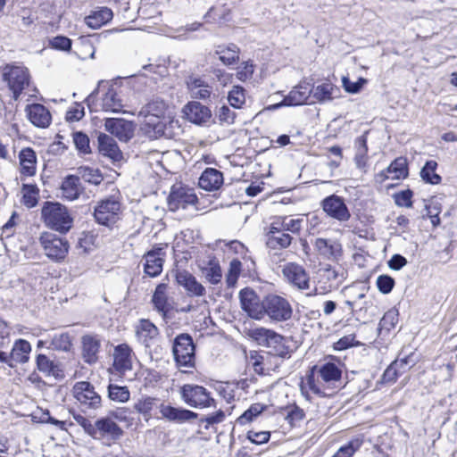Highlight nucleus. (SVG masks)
<instances>
[{"label":"nucleus","mask_w":457,"mask_h":457,"mask_svg":"<svg viewBox=\"0 0 457 457\" xmlns=\"http://www.w3.org/2000/svg\"><path fill=\"white\" fill-rule=\"evenodd\" d=\"M41 216L46 227L62 234H66L73 226V218L68 208L57 202H46Z\"/></svg>","instance_id":"nucleus-1"},{"label":"nucleus","mask_w":457,"mask_h":457,"mask_svg":"<svg viewBox=\"0 0 457 457\" xmlns=\"http://www.w3.org/2000/svg\"><path fill=\"white\" fill-rule=\"evenodd\" d=\"M179 395L183 402L190 407L197 409L216 407L215 399L203 386L185 384L180 387Z\"/></svg>","instance_id":"nucleus-2"},{"label":"nucleus","mask_w":457,"mask_h":457,"mask_svg":"<svg viewBox=\"0 0 457 457\" xmlns=\"http://www.w3.org/2000/svg\"><path fill=\"white\" fill-rule=\"evenodd\" d=\"M195 344L190 335L182 333L175 337L172 353L179 368L189 369L195 366Z\"/></svg>","instance_id":"nucleus-3"},{"label":"nucleus","mask_w":457,"mask_h":457,"mask_svg":"<svg viewBox=\"0 0 457 457\" xmlns=\"http://www.w3.org/2000/svg\"><path fill=\"white\" fill-rule=\"evenodd\" d=\"M3 79L12 93V98L18 100L21 93L30 85V74L23 66H6L3 71Z\"/></svg>","instance_id":"nucleus-4"},{"label":"nucleus","mask_w":457,"mask_h":457,"mask_svg":"<svg viewBox=\"0 0 457 457\" xmlns=\"http://www.w3.org/2000/svg\"><path fill=\"white\" fill-rule=\"evenodd\" d=\"M265 315L274 321H287L292 318L293 309L286 298L269 295L264 297L263 317Z\"/></svg>","instance_id":"nucleus-5"},{"label":"nucleus","mask_w":457,"mask_h":457,"mask_svg":"<svg viewBox=\"0 0 457 457\" xmlns=\"http://www.w3.org/2000/svg\"><path fill=\"white\" fill-rule=\"evenodd\" d=\"M198 197L194 188L188 187L181 183L171 187L167 199L169 210L176 212L179 209H187L197 204Z\"/></svg>","instance_id":"nucleus-6"},{"label":"nucleus","mask_w":457,"mask_h":457,"mask_svg":"<svg viewBox=\"0 0 457 457\" xmlns=\"http://www.w3.org/2000/svg\"><path fill=\"white\" fill-rule=\"evenodd\" d=\"M120 215V203L113 196L101 200L96 205L94 217L96 221L103 226L112 227Z\"/></svg>","instance_id":"nucleus-7"},{"label":"nucleus","mask_w":457,"mask_h":457,"mask_svg":"<svg viewBox=\"0 0 457 457\" xmlns=\"http://www.w3.org/2000/svg\"><path fill=\"white\" fill-rule=\"evenodd\" d=\"M72 394L84 411L96 410L102 406L100 395L96 392L94 386L88 381L76 382L72 387Z\"/></svg>","instance_id":"nucleus-8"},{"label":"nucleus","mask_w":457,"mask_h":457,"mask_svg":"<svg viewBox=\"0 0 457 457\" xmlns=\"http://www.w3.org/2000/svg\"><path fill=\"white\" fill-rule=\"evenodd\" d=\"M45 254L51 260L60 262L69 252V243L52 232H43L39 237Z\"/></svg>","instance_id":"nucleus-9"},{"label":"nucleus","mask_w":457,"mask_h":457,"mask_svg":"<svg viewBox=\"0 0 457 457\" xmlns=\"http://www.w3.org/2000/svg\"><path fill=\"white\" fill-rule=\"evenodd\" d=\"M89 436L95 439L116 441L123 435V430L111 418L105 417L96 420L94 426H89Z\"/></svg>","instance_id":"nucleus-10"},{"label":"nucleus","mask_w":457,"mask_h":457,"mask_svg":"<svg viewBox=\"0 0 457 457\" xmlns=\"http://www.w3.org/2000/svg\"><path fill=\"white\" fill-rule=\"evenodd\" d=\"M238 296L242 310L250 318L257 320L263 318L264 299L261 300L253 289L245 287L239 291Z\"/></svg>","instance_id":"nucleus-11"},{"label":"nucleus","mask_w":457,"mask_h":457,"mask_svg":"<svg viewBox=\"0 0 457 457\" xmlns=\"http://www.w3.org/2000/svg\"><path fill=\"white\" fill-rule=\"evenodd\" d=\"M320 206L326 215L339 222L348 221L351 218L350 211L342 196L330 195L325 197Z\"/></svg>","instance_id":"nucleus-12"},{"label":"nucleus","mask_w":457,"mask_h":457,"mask_svg":"<svg viewBox=\"0 0 457 457\" xmlns=\"http://www.w3.org/2000/svg\"><path fill=\"white\" fill-rule=\"evenodd\" d=\"M282 275L286 281L299 290L310 287V276L306 270L295 262H288L282 269Z\"/></svg>","instance_id":"nucleus-13"},{"label":"nucleus","mask_w":457,"mask_h":457,"mask_svg":"<svg viewBox=\"0 0 457 457\" xmlns=\"http://www.w3.org/2000/svg\"><path fill=\"white\" fill-rule=\"evenodd\" d=\"M104 129L122 142H128L134 135L133 123L120 118L105 119Z\"/></svg>","instance_id":"nucleus-14"},{"label":"nucleus","mask_w":457,"mask_h":457,"mask_svg":"<svg viewBox=\"0 0 457 457\" xmlns=\"http://www.w3.org/2000/svg\"><path fill=\"white\" fill-rule=\"evenodd\" d=\"M312 96V87L309 83H300L295 87L287 96L284 97L282 102L274 104L273 109L281 106H297L307 104L308 99Z\"/></svg>","instance_id":"nucleus-15"},{"label":"nucleus","mask_w":457,"mask_h":457,"mask_svg":"<svg viewBox=\"0 0 457 457\" xmlns=\"http://www.w3.org/2000/svg\"><path fill=\"white\" fill-rule=\"evenodd\" d=\"M165 251L162 247H154L145 255V261L144 264V271L149 277L154 278L159 276L163 268Z\"/></svg>","instance_id":"nucleus-16"},{"label":"nucleus","mask_w":457,"mask_h":457,"mask_svg":"<svg viewBox=\"0 0 457 457\" xmlns=\"http://www.w3.org/2000/svg\"><path fill=\"white\" fill-rule=\"evenodd\" d=\"M248 336L259 345L264 347H277L282 344L284 339L274 330L262 327L249 329Z\"/></svg>","instance_id":"nucleus-17"},{"label":"nucleus","mask_w":457,"mask_h":457,"mask_svg":"<svg viewBox=\"0 0 457 457\" xmlns=\"http://www.w3.org/2000/svg\"><path fill=\"white\" fill-rule=\"evenodd\" d=\"M313 246L318 253L327 260H338L342 254L341 244L333 238L318 237L314 240Z\"/></svg>","instance_id":"nucleus-18"},{"label":"nucleus","mask_w":457,"mask_h":457,"mask_svg":"<svg viewBox=\"0 0 457 457\" xmlns=\"http://www.w3.org/2000/svg\"><path fill=\"white\" fill-rule=\"evenodd\" d=\"M25 112L29 120L37 128H48L52 122L49 110L41 104H28Z\"/></svg>","instance_id":"nucleus-19"},{"label":"nucleus","mask_w":457,"mask_h":457,"mask_svg":"<svg viewBox=\"0 0 457 457\" xmlns=\"http://www.w3.org/2000/svg\"><path fill=\"white\" fill-rule=\"evenodd\" d=\"M409 175L408 162L405 157H398L395 159L390 165L384 170L380 171L377 177L380 182L386 179H403Z\"/></svg>","instance_id":"nucleus-20"},{"label":"nucleus","mask_w":457,"mask_h":457,"mask_svg":"<svg viewBox=\"0 0 457 457\" xmlns=\"http://www.w3.org/2000/svg\"><path fill=\"white\" fill-rule=\"evenodd\" d=\"M187 87L192 98L207 101L212 96V87L202 77H188Z\"/></svg>","instance_id":"nucleus-21"},{"label":"nucleus","mask_w":457,"mask_h":457,"mask_svg":"<svg viewBox=\"0 0 457 457\" xmlns=\"http://www.w3.org/2000/svg\"><path fill=\"white\" fill-rule=\"evenodd\" d=\"M97 141L99 153L108 157L113 163L119 162L123 159L122 152L111 136L100 133Z\"/></svg>","instance_id":"nucleus-22"},{"label":"nucleus","mask_w":457,"mask_h":457,"mask_svg":"<svg viewBox=\"0 0 457 457\" xmlns=\"http://www.w3.org/2000/svg\"><path fill=\"white\" fill-rule=\"evenodd\" d=\"M162 416L169 421L184 423L198 417L196 412L184 408H177L162 403L159 407Z\"/></svg>","instance_id":"nucleus-23"},{"label":"nucleus","mask_w":457,"mask_h":457,"mask_svg":"<svg viewBox=\"0 0 457 457\" xmlns=\"http://www.w3.org/2000/svg\"><path fill=\"white\" fill-rule=\"evenodd\" d=\"M37 369L46 377L56 379L64 378L63 369L60 362L50 360L46 354L39 353L36 358Z\"/></svg>","instance_id":"nucleus-24"},{"label":"nucleus","mask_w":457,"mask_h":457,"mask_svg":"<svg viewBox=\"0 0 457 457\" xmlns=\"http://www.w3.org/2000/svg\"><path fill=\"white\" fill-rule=\"evenodd\" d=\"M113 367L118 371H127L132 369V349L127 344L114 347Z\"/></svg>","instance_id":"nucleus-25"},{"label":"nucleus","mask_w":457,"mask_h":457,"mask_svg":"<svg viewBox=\"0 0 457 457\" xmlns=\"http://www.w3.org/2000/svg\"><path fill=\"white\" fill-rule=\"evenodd\" d=\"M214 55H217L225 66L235 65L239 61L240 48L234 43L218 45L215 46Z\"/></svg>","instance_id":"nucleus-26"},{"label":"nucleus","mask_w":457,"mask_h":457,"mask_svg":"<svg viewBox=\"0 0 457 457\" xmlns=\"http://www.w3.org/2000/svg\"><path fill=\"white\" fill-rule=\"evenodd\" d=\"M176 279L179 285L182 286L189 295L193 296H203L205 295L204 287L188 271H179Z\"/></svg>","instance_id":"nucleus-27"},{"label":"nucleus","mask_w":457,"mask_h":457,"mask_svg":"<svg viewBox=\"0 0 457 457\" xmlns=\"http://www.w3.org/2000/svg\"><path fill=\"white\" fill-rule=\"evenodd\" d=\"M185 114L193 123L202 124L211 118L210 109L199 102H190L185 106Z\"/></svg>","instance_id":"nucleus-28"},{"label":"nucleus","mask_w":457,"mask_h":457,"mask_svg":"<svg viewBox=\"0 0 457 457\" xmlns=\"http://www.w3.org/2000/svg\"><path fill=\"white\" fill-rule=\"evenodd\" d=\"M82 356L85 362L88 364L95 363L97 359V353L101 346L100 339L96 336L86 335L82 337Z\"/></svg>","instance_id":"nucleus-29"},{"label":"nucleus","mask_w":457,"mask_h":457,"mask_svg":"<svg viewBox=\"0 0 457 457\" xmlns=\"http://www.w3.org/2000/svg\"><path fill=\"white\" fill-rule=\"evenodd\" d=\"M198 184L206 191L217 190L223 184V175L214 168H207L199 178Z\"/></svg>","instance_id":"nucleus-30"},{"label":"nucleus","mask_w":457,"mask_h":457,"mask_svg":"<svg viewBox=\"0 0 457 457\" xmlns=\"http://www.w3.org/2000/svg\"><path fill=\"white\" fill-rule=\"evenodd\" d=\"M21 174L31 177L36 173L37 156L35 151L30 147L23 148L19 154Z\"/></svg>","instance_id":"nucleus-31"},{"label":"nucleus","mask_w":457,"mask_h":457,"mask_svg":"<svg viewBox=\"0 0 457 457\" xmlns=\"http://www.w3.org/2000/svg\"><path fill=\"white\" fill-rule=\"evenodd\" d=\"M167 284L160 283L156 287L153 295L152 302L154 309L165 318L168 312L171 310V306L169 303L168 296L166 294Z\"/></svg>","instance_id":"nucleus-32"},{"label":"nucleus","mask_w":457,"mask_h":457,"mask_svg":"<svg viewBox=\"0 0 457 457\" xmlns=\"http://www.w3.org/2000/svg\"><path fill=\"white\" fill-rule=\"evenodd\" d=\"M340 89L331 82H323L312 87V96L319 103L331 101L335 95L338 94Z\"/></svg>","instance_id":"nucleus-33"},{"label":"nucleus","mask_w":457,"mask_h":457,"mask_svg":"<svg viewBox=\"0 0 457 457\" xmlns=\"http://www.w3.org/2000/svg\"><path fill=\"white\" fill-rule=\"evenodd\" d=\"M31 352L30 344L25 339H18L14 342L12 349L9 353L11 363H26L29 359Z\"/></svg>","instance_id":"nucleus-34"},{"label":"nucleus","mask_w":457,"mask_h":457,"mask_svg":"<svg viewBox=\"0 0 457 457\" xmlns=\"http://www.w3.org/2000/svg\"><path fill=\"white\" fill-rule=\"evenodd\" d=\"M293 237L286 231H272L267 234L266 245L269 249L281 250L287 248L292 243Z\"/></svg>","instance_id":"nucleus-35"},{"label":"nucleus","mask_w":457,"mask_h":457,"mask_svg":"<svg viewBox=\"0 0 457 457\" xmlns=\"http://www.w3.org/2000/svg\"><path fill=\"white\" fill-rule=\"evenodd\" d=\"M62 196L67 200L73 201L80 195L79 179L77 175H68L61 186Z\"/></svg>","instance_id":"nucleus-36"},{"label":"nucleus","mask_w":457,"mask_h":457,"mask_svg":"<svg viewBox=\"0 0 457 457\" xmlns=\"http://www.w3.org/2000/svg\"><path fill=\"white\" fill-rule=\"evenodd\" d=\"M112 11L108 7H102L93 12L86 18L87 25L94 29L101 28L112 19Z\"/></svg>","instance_id":"nucleus-37"},{"label":"nucleus","mask_w":457,"mask_h":457,"mask_svg":"<svg viewBox=\"0 0 457 457\" xmlns=\"http://www.w3.org/2000/svg\"><path fill=\"white\" fill-rule=\"evenodd\" d=\"M102 106L105 112H120L123 104L121 99L118 96L116 90L110 87L102 98Z\"/></svg>","instance_id":"nucleus-38"},{"label":"nucleus","mask_w":457,"mask_h":457,"mask_svg":"<svg viewBox=\"0 0 457 457\" xmlns=\"http://www.w3.org/2000/svg\"><path fill=\"white\" fill-rule=\"evenodd\" d=\"M137 336L145 344L159 335L158 328L149 320L142 319L137 326Z\"/></svg>","instance_id":"nucleus-39"},{"label":"nucleus","mask_w":457,"mask_h":457,"mask_svg":"<svg viewBox=\"0 0 457 457\" xmlns=\"http://www.w3.org/2000/svg\"><path fill=\"white\" fill-rule=\"evenodd\" d=\"M437 162L434 160L427 161L420 170L421 179L431 185H437L441 182V177L436 172Z\"/></svg>","instance_id":"nucleus-40"},{"label":"nucleus","mask_w":457,"mask_h":457,"mask_svg":"<svg viewBox=\"0 0 457 457\" xmlns=\"http://www.w3.org/2000/svg\"><path fill=\"white\" fill-rule=\"evenodd\" d=\"M319 373L321 378L327 383L339 381L342 376V370L333 362L324 363L320 368Z\"/></svg>","instance_id":"nucleus-41"},{"label":"nucleus","mask_w":457,"mask_h":457,"mask_svg":"<svg viewBox=\"0 0 457 457\" xmlns=\"http://www.w3.org/2000/svg\"><path fill=\"white\" fill-rule=\"evenodd\" d=\"M77 176L86 182L99 185L103 181V175L98 169L89 166H80L77 169Z\"/></svg>","instance_id":"nucleus-42"},{"label":"nucleus","mask_w":457,"mask_h":457,"mask_svg":"<svg viewBox=\"0 0 457 457\" xmlns=\"http://www.w3.org/2000/svg\"><path fill=\"white\" fill-rule=\"evenodd\" d=\"M203 272L205 278L212 285H216L221 280V268L219 262L216 260L209 261L208 266L204 268Z\"/></svg>","instance_id":"nucleus-43"},{"label":"nucleus","mask_w":457,"mask_h":457,"mask_svg":"<svg viewBox=\"0 0 457 457\" xmlns=\"http://www.w3.org/2000/svg\"><path fill=\"white\" fill-rule=\"evenodd\" d=\"M399 312L395 308H392L388 310L381 318L378 323V330H385L386 332H389L392 328L395 327L398 322Z\"/></svg>","instance_id":"nucleus-44"},{"label":"nucleus","mask_w":457,"mask_h":457,"mask_svg":"<svg viewBox=\"0 0 457 457\" xmlns=\"http://www.w3.org/2000/svg\"><path fill=\"white\" fill-rule=\"evenodd\" d=\"M228 101L236 109H240L245 103V89L241 86H234L228 92Z\"/></svg>","instance_id":"nucleus-45"},{"label":"nucleus","mask_w":457,"mask_h":457,"mask_svg":"<svg viewBox=\"0 0 457 457\" xmlns=\"http://www.w3.org/2000/svg\"><path fill=\"white\" fill-rule=\"evenodd\" d=\"M108 396L112 401L125 403L129 399L130 393L127 386L110 384L108 386Z\"/></svg>","instance_id":"nucleus-46"},{"label":"nucleus","mask_w":457,"mask_h":457,"mask_svg":"<svg viewBox=\"0 0 457 457\" xmlns=\"http://www.w3.org/2000/svg\"><path fill=\"white\" fill-rule=\"evenodd\" d=\"M242 270V262L238 259H233L229 262V268L226 275L228 287H233L237 282Z\"/></svg>","instance_id":"nucleus-47"},{"label":"nucleus","mask_w":457,"mask_h":457,"mask_svg":"<svg viewBox=\"0 0 457 457\" xmlns=\"http://www.w3.org/2000/svg\"><path fill=\"white\" fill-rule=\"evenodd\" d=\"M265 409L266 406L262 403H253L241 416L237 418V422L240 425H245L246 423L251 422L255 417L260 415Z\"/></svg>","instance_id":"nucleus-48"},{"label":"nucleus","mask_w":457,"mask_h":457,"mask_svg":"<svg viewBox=\"0 0 457 457\" xmlns=\"http://www.w3.org/2000/svg\"><path fill=\"white\" fill-rule=\"evenodd\" d=\"M23 203L26 206L31 208L37 204L38 188L36 185L23 184Z\"/></svg>","instance_id":"nucleus-49"},{"label":"nucleus","mask_w":457,"mask_h":457,"mask_svg":"<svg viewBox=\"0 0 457 457\" xmlns=\"http://www.w3.org/2000/svg\"><path fill=\"white\" fill-rule=\"evenodd\" d=\"M142 112L145 117H154L159 120L164 114L165 104L163 101H152L144 107Z\"/></svg>","instance_id":"nucleus-50"},{"label":"nucleus","mask_w":457,"mask_h":457,"mask_svg":"<svg viewBox=\"0 0 457 457\" xmlns=\"http://www.w3.org/2000/svg\"><path fill=\"white\" fill-rule=\"evenodd\" d=\"M72 344L68 333L55 335L52 340L50 348L56 351L68 352L71 350Z\"/></svg>","instance_id":"nucleus-51"},{"label":"nucleus","mask_w":457,"mask_h":457,"mask_svg":"<svg viewBox=\"0 0 457 457\" xmlns=\"http://www.w3.org/2000/svg\"><path fill=\"white\" fill-rule=\"evenodd\" d=\"M361 445V439H353L345 445L341 446L332 457H353L354 453L360 449Z\"/></svg>","instance_id":"nucleus-52"},{"label":"nucleus","mask_w":457,"mask_h":457,"mask_svg":"<svg viewBox=\"0 0 457 457\" xmlns=\"http://www.w3.org/2000/svg\"><path fill=\"white\" fill-rule=\"evenodd\" d=\"M281 228L284 231H288L293 234H299L302 229L303 220L301 218L291 219L289 217H281Z\"/></svg>","instance_id":"nucleus-53"},{"label":"nucleus","mask_w":457,"mask_h":457,"mask_svg":"<svg viewBox=\"0 0 457 457\" xmlns=\"http://www.w3.org/2000/svg\"><path fill=\"white\" fill-rule=\"evenodd\" d=\"M73 143L76 148L82 154H89L90 150V140L87 134L77 131L73 133Z\"/></svg>","instance_id":"nucleus-54"},{"label":"nucleus","mask_w":457,"mask_h":457,"mask_svg":"<svg viewBox=\"0 0 457 457\" xmlns=\"http://www.w3.org/2000/svg\"><path fill=\"white\" fill-rule=\"evenodd\" d=\"M156 399L153 397H145L135 403V409L137 412L144 415L146 420L151 416V411L155 403Z\"/></svg>","instance_id":"nucleus-55"},{"label":"nucleus","mask_w":457,"mask_h":457,"mask_svg":"<svg viewBox=\"0 0 457 457\" xmlns=\"http://www.w3.org/2000/svg\"><path fill=\"white\" fill-rule=\"evenodd\" d=\"M395 279L389 275H379L377 278L376 285L378 291L384 295L391 293L395 287Z\"/></svg>","instance_id":"nucleus-56"},{"label":"nucleus","mask_w":457,"mask_h":457,"mask_svg":"<svg viewBox=\"0 0 457 457\" xmlns=\"http://www.w3.org/2000/svg\"><path fill=\"white\" fill-rule=\"evenodd\" d=\"M417 362V359L413 353H411L403 357L397 358L393 361V364L398 368L399 370H403V374L413 367Z\"/></svg>","instance_id":"nucleus-57"},{"label":"nucleus","mask_w":457,"mask_h":457,"mask_svg":"<svg viewBox=\"0 0 457 457\" xmlns=\"http://www.w3.org/2000/svg\"><path fill=\"white\" fill-rule=\"evenodd\" d=\"M323 276L328 280L332 282H336L337 284H340L345 280V272L342 269H337L328 265L327 268L323 270Z\"/></svg>","instance_id":"nucleus-58"},{"label":"nucleus","mask_w":457,"mask_h":457,"mask_svg":"<svg viewBox=\"0 0 457 457\" xmlns=\"http://www.w3.org/2000/svg\"><path fill=\"white\" fill-rule=\"evenodd\" d=\"M366 83L367 79L364 78H359L356 82H352L347 77H343L342 79V84L345 90L351 94L360 92Z\"/></svg>","instance_id":"nucleus-59"},{"label":"nucleus","mask_w":457,"mask_h":457,"mask_svg":"<svg viewBox=\"0 0 457 457\" xmlns=\"http://www.w3.org/2000/svg\"><path fill=\"white\" fill-rule=\"evenodd\" d=\"M254 71V65L253 62H243L237 68V77L241 81H245L252 78Z\"/></svg>","instance_id":"nucleus-60"},{"label":"nucleus","mask_w":457,"mask_h":457,"mask_svg":"<svg viewBox=\"0 0 457 457\" xmlns=\"http://www.w3.org/2000/svg\"><path fill=\"white\" fill-rule=\"evenodd\" d=\"M412 191L411 189L403 190L394 195L395 203L398 206L411 207Z\"/></svg>","instance_id":"nucleus-61"},{"label":"nucleus","mask_w":457,"mask_h":457,"mask_svg":"<svg viewBox=\"0 0 457 457\" xmlns=\"http://www.w3.org/2000/svg\"><path fill=\"white\" fill-rule=\"evenodd\" d=\"M53 48L62 51H70L71 49L72 41L64 36H56L50 40Z\"/></svg>","instance_id":"nucleus-62"},{"label":"nucleus","mask_w":457,"mask_h":457,"mask_svg":"<svg viewBox=\"0 0 457 457\" xmlns=\"http://www.w3.org/2000/svg\"><path fill=\"white\" fill-rule=\"evenodd\" d=\"M217 117L221 123L232 124L235 121L236 113L227 105L219 108Z\"/></svg>","instance_id":"nucleus-63"},{"label":"nucleus","mask_w":457,"mask_h":457,"mask_svg":"<svg viewBox=\"0 0 457 457\" xmlns=\"http://www.w3.org/2000/svg\"><path fill=\"white\" fill-rule=\"evenodd\" d=\"M270 434L268 431L255 432L250 430L247 432L246 438L253 444L262 445L270 440Z\"/></svg>","instance_id":"nucleus-64"}]
</instances>
